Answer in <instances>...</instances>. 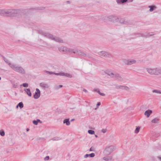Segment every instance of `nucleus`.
Returning a JSON list of instances; mask_svg holds the SVG:
<instances>
[{"label": "nucleus", "instance_id": "obj_1", "mask_svg": "<svg viewBox=\"0 0 161 161\" xmlns=\"http://www.w3.org/2000/svg\"><path fill=\"white\" fill-rule=\"evenodd\" d=\"M37 32L38 33L42 35L44 37L50 39L52 40H54L56 42H58L60 43H64L63 40L61 38L57 37H54L50 34L45 32L41 30L38 31Z\"/></svg>", "mask_w": 161, "mask_h": 161}, {"label": "nucleus", "instance_id": "obj_2", "mask_svg": "<svg viewBox=\"0 0 161 161\" xmlns=\"http://www.w3.org/2000/svg\"><path fill=\"white\" fill-rule=\"evenodd\" d=\"M115 149V147L114 145L107 146L104 149L103 153L105 155H109L114 151Z\"/></svg>", "mask_w": 161, "mask_h": 161}, {"label": "nucleus", "instance_id": "obj_3", "mask_svg": "<svg viewBox=\"0 0 161 161\" xmlns=\"http://www.w3.org/2000/svg\"><path fill=\"white\" fill-rule=\"evenodd\" d=\"M11 68L14 71L22 74H25L24 69L20 66L14 64Z\"/></svg>", "mask_w": 161, "mask_h": 161}, {"label": "nucleus", "instance_id": "obj_4", "mask_svg": "<svg viewBox=\"0 0 161 161\" xmlns=\"http://www.w3.org/2000/svg\"><path fill=\"white\" fill-rule=\"evenodd\" d=\"M72 53L75 54V55L77 56H86V54L83 51L77 49H73Z\"/></svg>", "mask_w": 161, "mask_h": 161}, {"label": "nucleus", "instance_id": "obj_5", "mask_svg": "<svg viewBox=\"0 0 161 161\" xmlns=\"http://www.w3.org/2000/svg\"><path fill=\"white\" fill-rule=\"evenodd\" d=\"M99 55L105 57L110 58L112 57V55L110 53L105 51H102L98 53Z\"/></svg>", "mask_w": 161, "mask_h": 161}, {"label": "nucleus", "instance_id": "obj_6", "mask_svg": "<svg viewBox=\"0 0 161 161\" xmlns=\"http://www.w3.org/2000/svg\"><path fill=\"white\" fill-rule=\"evenodd\" d=\"M104 72L105 73L107 74V75L109 76L110 77L114 78H115L116 74L117 73L116 72H112L108 70L104 71Z\"/></svg>", "mask_w": 161, "mask_h": 161}, {"label": "nucleus", "instance_id": "obj_7", "mask_svg": "<svg viewBox=\"0 0 161 161\" xmlns=\"http://www.w3.org/2000/svg\"><path fill=\"white\" fill-rule=\"evenodd\" d=\"M107 19L109 22L114 23L116 21L117 18L115 16L111 15L107 17Z\"/></svg>", "mask_w": 161, "mask_h": 161}, {"label": "nucleus", "instance_id": "obj_8", "mask_svg": "<svg viewBox=\"0 0 161 161\" xmlns=\"http://www.w3.org/2000/svg\"><path fill=\"white\" fill-rule=\"evenodd\" d=\"M9 16H15L17 14L19 10L15 9H9Z\"/></svg>", "mask_w": 161, "mask_h": 161}, {"label": "nucleus", "instance_id": "obj_9", "mask_svg": "<svg viewBox=\"0 0 161 161\" xmlns=\"http://www.w3.org/2000/svg\"><path fill=\"white\" fill-rule=\"evenodd\" d=\"M124 63L125 64L127 65H130L136 63V61L135 60L132 59H128L124 60Z\"/></svg>", "mask_w": 161, "mask_h": 161}, {"label": "nucleus", "instance_id": "obj_10", "mask_svg": "<svg viewBox=\"0 0 161 161\" xmlns=\"http://www.w3.org/2000/svg\"><path fill=\"white\" fill-rule=\"evenodd\" d=\"M36 91L35 92V94L34 95V97L35 99H38L39 97L40 96V91L38 88L36 89Z\"/></svg>", "mask_w": 161, "mask_h": 161}, {"label": "nucleus", "instance_id": "obj_11", "mask_svg": "<svg viewBox=\"0 0 161 161\" xmlns=\"http://www.w3.org/2000/svg\"><path fill=\"white\" fill-rule=\"evenodd\" d=\"M59 75L66 76L69 78H71L72 77V76L71 75L67 73H65L64 72H63L59 73Z\"/></svg>", "mask_w": 161, "mask_h": 161}, {"label": "nucleus", "instance_id": "obj_12", "mask_svg": "<svg viewBox=\"0 0 161 161\" xmlns=\"http://www.w3.org/2000/svg\"><path fill=\"white\" fill-rule=\"evenodd\" d=\"M146 70L148 73L150 75H153V68L148 67L146 68Z\"/></svg>", "mask_w": 161, "mask_h": 161}, {"label": "nucleus", "instance_id": "obj_13", "mask_svg": "<svg viewBox=\"0 0 161 161\" xmlns=\"http://www.w3.org/2000/svg\"><path fill=\"white\" fill-rule=\"evenodd\" d=\"M152 111L151 110L148 109L144 113V115H146L147 118L149 117L150 115L152 113Z\"/></svg>", "mask_w": 161, "mask_h": 161}, {"label": "nucleus", "instance_id": "obj_14", "mask_svg": "<svg viewBox=\"0 0 161 161\" xmlns=\"http://www.w3.org/2000/svg\"><path fill=\"white\" fill-rule=\"evenodd\" d=\"M155 75H161V67L156 68Z\"/></svg>", "mask_w": 161, "mask_h": 161}, {"label": "nucleus", "instance_id": "obj_15", "mask_svg": "<svg viewBox=\"0 0 161 161\" xmlns=\"http://www.w3.org/2000/svg\"><path fill=\"white\" fill-rule=\"evenodd\" d=\"M115 79H116L120 81H122L123 80V79L121 76L119 74L117 73L115 77Z\"/></svg>", "mask_w": 161, "mask_h": 161}, {"label": "nucleus", "instance_id": "obj_16", "mask_svg": "<svg viewBox=\"0 0 161 161\" xmlns=\"http://www.w3.org/2000/svg\"><path fill=\"white\" fill-rule=\"evenodd\" d=\"M40 85L41 87L44 88H48L49 87V86L47 84L43 82L41 83Z\"/></svg>", "mask_w": 161, "mask_h": 161}, {"label": "nucleus", "instance_id": "obj_17", "mask_svg": "<svg viewBox=\"0 0 161 161\" xmlns=\"http://www.w3.org/2000/svg\"><path fill=\"white\" fill-rule=\"evenodd\" d=\"M95 154L93 153H92L89 154H86L84 156V158H87L89 157H93L95 156Z\"/></svg>", "mask_w": 161, "mask_h": 161}, {"label": "nucleus", "instance_id": "obj_18", "mask_svg": "<svg viewBox=\"0 0 161 161\" xmlns=\"http://www.w3.org/2000/svg\"><path fill=\"white\" fill-rule=\"evenodd\" d=\"M149 8H150L149 11L150 12H152L154 10L157 8V7L154 5H149L148 6Z\"/></svg>", "mask_w": 161, "mask_h": 161}, {"label": "nucleus", "instance_id": "obj_19", "mask_svg": "<svg viewBox=\"0 0 161 161\" xmlns=\"http://www.w3.org/2000/svg\"><path fill=\"white\" fill-rule=\"evenodd\" d=\"M127 1L128 0H116V2L118 4H123Z\"/></svg>", "mask_w": 161, "mask_h": 161}, {"label": "nucleus", "instance_id": "obj_20", "mask_svg": "<svg viewBox=\"0 0 161 161\" xmlns=\"http://www.w3.org/2000/svg\"><path fill=\"white\" fill-rule=\"evenodd\" d=\"M24 91L26 92L27 94L29 97L31 96V92L30 89L29 88L25 89L24 90Z\"/></svg>", "mask_w": 161, "mask_h": 161}, {"label": "nucleus", "instance_id": "obj_21", "mask_svg": "<svg viewBox=\"0 0 161 161\" xmlns=\"http://www.w3.org/2000/svg\"><path fill=\"white\" fill-rule=\"evenodd\" d=\"M93 91L97 92L99 94L103 96H104L105 95L104 93L100 92L98 89H94Z\"/></svg>", "mask_w": 161, "mask_h": 161}, {"label": "nucleus", "instance_id": "obj_22", "mask_svg": "<svg viewBox=\"0 0 161 161\" xmlns=\"http://www.w3.org/2000/svg\"><path fill=\"white\" fill-rule=\"evenodd\" d=\"M112 158V157L111 156H106L104 157L103 159L105 161H108L109 160H110Z\"/></svg>", "mask_w": 161, "mask_h": 161}, {"label": "nucleus", "instance_id": "obj_23", "mask_svg": "<svg viewBox=\"0 0 161 161\" xmlns=\"http://www.w3.org/2000/svg\"><path fill=\"white\" fill-rule=\"evenodd\" d=\"M45 72H46V73H47V74H49V75L53 74V75H59V73H54L53 72L48 71H45Z\"/></svg>", "mask_w": 161, "mask_h": 161}, {"label": "nucleus", "instance_id": "obj_24", "mask_svg": "<svg viewBox=\"0 0 161 161\" xmlns=\"http://www.w3.org/2000/svg\"><path fill=\"white\" fill-rule=\"evenodd\" d=\"M64 124L65 123L67 125H70V122L69 119H65L63 121Z\"/></svg>", "mask_w": 161, "mask_h": 161}, {"label": "nucleus", "instance_id": "obj_25", "mask_svg": "<svg viewBox=\"0 0 161 161\" xmlns=\"http://www.w3.org/2000/svg\"><path fill=\"white\" fill-rule=\"evenodd\" d=\"M159 119L157 118H156L153 119H152L151 121V122L152 123H158Z\"/></svg>", "mask_w": 161, "mask_h": 161}, {"label": "nucleus", "instance_id": "obj_26", "mask_svg": "<svg viewBox=\"0 0 161 161\" xmlns=\"http://www.w3.org/2000/svg\"><path fill=\"white\" fill-rule=\"evenodd\" d=\"M38 122H40V123H42V121H41L40 119H37V120H34L33 121V123L36 125L38 124Z\"/></svg>", "mask_w": 161, "mask_h": 161}, {"label": "nucleus", "instance_id": "obj_27", "mask_svg": "<svg viewBox=\"0 0 161 161\" xmlns=\"http://www.w3.org/2000/svg\"><path fill=\"white\" fill-rule=\"evenodd\" d=\"M9 9H5V13L4 16H9Z\"/></svg>", "mask_w": 161, "mask_h": 161}, {"label": "nucleus", "instance_id": "obj_28", "mask_svg": "<svg viewBox=\"0 0 161 161\" xmlns=\"http://www.w3.org/2000/svg\"><path fill=\"white\" fill-rule=\"evenodd\" d=\"M6 62L9 65V67L11 68L14 64L11 63L9 60H7L6 61Z\"/></svg>", "mask_w": 161, "mask_h": 161}, {"label": "nucleus", "instance_id": "obj_29", "mask_svg": "<svg viewBox=\"0 0 161 161\" xmlns=\"http://www.w3.org/2000/svg\"><path fill=\"white\" fill-rule=\"evenodd\" d=\"M5 9H0V14L4 16Z\"/></svg>", "mask_w": 161, "mask_h": 161}, {"label": "nucleus", "instance_id": "obj_30", "mask_svg": "<svg viewBox=\"0 0 161 161\" xmlns=\"http://www.w3.org/2000/svg\"><path fill=\"white\" fill-rule=\"evenodd\" d=\"M18 106H19L20 109L24 107V105L22 102L19 103L18 104Z\"/></svg>", "mask_w": 161, "mask_h": 161}, {"label": "nucleus", "instance_id": "obj_31", "mask_svg": "<svg viewBox=\"0 0 161 161\" xmlns=\"http://www.w3.org/2000/svg\"><path fill=\"white\" fill-rule=\"evenodd\" d=\"M64 47H59L58 49L60 52L62 51L64 52Z\"/></svg>", "mask_w": 161, "mask_h": 161}, {"label": "nucleus", "instance_id": "obj_32", "mask_svg": "<svg viewBox=\"0 0 161 161\" xmlns=\"http://www.w3.org/2000/svg\"><path fill=\"white\" fill-rule=\"evenodd\" d=\"M115 88L117 89H123L124 86H118L116 85L115 86Z\"/></svg>", "mask_w": 161, "mask_h": 161}, {"label": "nucleus", "instance_id": "obj_33", "mask_svg": "<svg viewBox=\"0 0 161 161\" xmlns=\"http://www.w3.org/2000/svg\"><path fill=\"white\" fill-rule=\"evenodd\" d=\"M88 133L90 134L93 135L95 133V132L94 130H88Z\"/></svg>", "mask_w": 161, "mask_h": 161}, {"label": "nucleus", "instance_id": "obj_34", "mask_svg": "<svg viewBox=\"0 0 161 161\" xmlns=\"http://www.w3.org/2000/svg\"><path fill=\"white\" fill-rule=\"evenodd\" d=\"M140 127H137L135 130V133H137L139 131Z\"/></svg>", "mask_w": 161, "mask_h": 161}, {"label": "nucleus", "instance_id": "obj_35", "mask_svg": "<svg viewBox=\"0 0 161 161\" xmlns=\"http://www.w3.org/2000/svg\"><path fill=\"white\" fill-rule=\"evenodd\" d=\"M153 92H154L157 93L161 94V91L157 90H153Z\"/></svg>", "mask_w": 161, "mask_h": 161}, {"label": "nucleus", "instance_id": "obj_36", "mask_svg": "<svg viewBox=\"0 0 161 161\" xmlns=\"http://www.w3.org/2000/svg\"><path fill=\"white\" fill-rule=\"evenodd\" d=\"M0 134L1 136H3L5 135V133L3 130H1L0 131Z\"/></svg>", "mask_w": 161, "mask_h": 161}, {"label": "nucleus", "instance_id": "obj_37", "mask_svg": "<svg viewBox=\"0 0 161 161\" xmlns=\"http://www.w3.org/2000/svg\"><path fill=\"white\" fill-rule=\"evenodd\" d=\"M73 49L68 48V53H72Z\"/></svg>", "mask_w": 161, "mask_h": 161}, {"label": "nucleus", "instance_id": "obj_38", "mask_svg": "<svg viewBox=\"0 0 161 161\" xmlns=\"http://www.w3.org/2000/svg\"><path fill=\"white\" fill-rule=\"evenodd\" d=\"M60 139V138L58 137H55L53 138L52 140L53 141H58Z\"/></svg>", "mask_w": 161, "mask_h": 161}, {"label": "nucleus", "instance_id": "obj_39", "mask_svg": "<svg viewBox=\"0 0 161 161\" xmlns=\"http://www.w3.org/2000/svg\"><path fill=\"white\" fill-rule=\"evenodd\" d=\"M23 86L24 87H27L28 86V84L27 83H24L22 85H21V86Z\"/></svg>", "mask_w": 161, "mask_h": 161}, {"label": "nucleus", "instance_id": "obj_40", "mask_svg": "<svg viewBox=\"0 0 161 161\" xmlns=\"http://www.w3.org/2000/svg\"><path fill=\"white\" fill-rule=\"evenodd\" d=\"M49 158L50 157L49 156H47L44 158V160L45 161L48 160L49 159Z\"/></svg>", "mask_w": 161, "mask_h": 161}, {"label": "nucleus", "instance_id": "obj_41", "mask_svg": "<svg viewBox=\"0 0 161 161\" xmlns=\"http://www.w3.org/2000/svg\"><path fill=\"white\" fill-rule=\"evenodd\" d=\"M68 48L64 47V52L68 53Z\"/></svg>", "mask_w": 161, "mask_h": 161}, {"label": "nucleus", "instance_id": "obj_42", "mask_svg": "<svg viewBox=\"0 0 161 161\" xmlns=\"http://www.w3.org/2000/svg\"><path fill=\"white\" fill-rule=\"evenodd\" d=\"M89 151H94L95 149L93 147H92L90 148Z\"/></svg>", "mask_w": 161, "mask_h": 161}, {"label": "nucleus", "instance_id": "obj_43", "mask_svg": "<svg viewBox=\"0 0 161 161\" xmlns=\"http://www.w3.org/2000/svg\"><path fill=\"white\" fill-rule=\"evenodd\" d=\"M153 75H155L156 68H153Z\"/></svg>", "mask_w": 161, "mask_h": 161}, {"label": "nucleus", "instance_id": "obj_44", "mask_svg": "<svg viewBox=\"0 0 161 161\" xmlns=\"http://www.w3.org/2000/svg\"><path fill=\"white\" fill-rule=\"evenodd\" d=\"M12 85H13V87L14 88H16L17 87V83H16V84H13Z\"/></svg>", "mask_w": 161, "mask_h": 161}, {"label": "nucleus", "instance_id": "obj_45", "mask_svg": "<svg viewBox=\"0 0 161 161\" xmlns=\"http://www.w3.org/2000/svg\"><path fill=\"white\" fill-rule=\"evenodd\" d=\"M123 89H124L126 90H128L129 89V87H127L126 86H124Z\"/></svg>", "mask_w": 161, "mask_h": 161}, {"label": "nucleus", "instance_id": "obj_46", "mask_svg": "<svg viewBox=\"0 0 161 161\" xmlns=\"http://www.w3.org/2000/svg\"><path fill=\"white\" fill-rule=\"evenodd\" d=\"M102 132L103 133H105L106 132V130L103 129L102 130Z\"/></svg>", "mask_w": 161, "mask_h": 161}, {"label": "nucleus", "instance_id": "obj_47", "mask_svg": "<svg viewBox=\"0 0 161 161\" xmlns=\"http://www.w3.org/2000/svg\"><path fill=\"white\" fill-rule=\"evenodd\" d=\"M152 34H150V33H148L147 36V37H149V36H152Z\"/></svg>", "mask_w": 161, "mask_h": 161}, {"label": "nucleus", "instance_id": "obj_48", "mask_svg": "<svg viewBox=\"0 0 161 161\" xmlns=\"http://www.w3.org/2000/svg\"><path fill=\"white\" fill-rule=\"evenodd\" d=\"M63 86L62 85H59V86H58V87H57L56 88L57 89H58V88H61Z\"/></svg>", "mask_w": 161, "mask_h": 161}, {"label": "nucleus", "instance_id": "obj_49", "mask_svg": "<svg viewBox=\"0 0 161 161\" xmlns=\"http://www.w3.org/2000/svg\"><path fill=\"white\" fill-rule=\"evenodd\" d=\"M120 22L121 23H123V24L125 23V21H123V20H122L121 21V20H120Z\"/></svg>", "mask_w": 161, "mask_h": 161}, {"label": "nucleus", "instance_id": "obj_50", "mask_svg": "<svg viewBox=\"0 0 161 161\" xmlns=\"http://www.w3.org/2000/svg\"><path fill=\"white\" fill-rule=\"evenodd\" d=\"M3 59L4 61L6 62V61L8 59H7L6 58L4 57H3Z\"/></svg>", "mask_w": 161, "mask_h": 161}, {"label": "nucleus", "instance_id": "obj_51", "mask_svg": "<svg viewBox=\"0 0 161 161\" xmlns=\"http://www.w3.org/2000/svg\"><path fill=\"white\" fill-rule=\"evenodd\" d=\"M83 91L85 92H87V91L85 89H83Z\"/></svg>", "mask_w": 161, "mask_h": 161}, {"label": "nucleus", "instance_id": "obj_52", "mask_svg": "<svg viewBox=\"0 0 161 161\" xmlns=\"http://www.w3.org/2000/svg\"><path fill=\"white\" fill-rule=\"evenodd\" d=\"M101 105V103L100 102H98L97 104V106H99Z\"/></svg>", "mask_w": 161, "mask_h": 161}, {"label": "nucleus", "instance_id": "obj_53", "mask_svg": "<svg viewBox=\"0 0 161 161\" xmlns=\"http://www.w3.org/2000/svg\"><path fill=\"white\" fill-rule=\"evenodd\" d=\"M158 158L160 161H161V157H158Z\"/></svg>", "mask_w": 161, "mask_h": 161}, {"label": "nucleus", "instance_id": "obj_54", "mask_svg": "<svg viewBox=\"0 0 161 161\" xmlns=\"http://www.w3.org/2000/svg\"><path fill=\"white\" fill-rule=\"evenodd\" d=\"M129 2H132L133 1V0H128Z\"/></svg>", "mask_w": 161, "mask_h": 161}, {"label": "nucleus", "instance_id": "obj_55", "mask_svg": "<svg viewBox=\"0 0 161 161\" xmlns=\"http://www.w3.org/2000/svg\"><path fill=\"white\" fill-rule=\"evenodd\" d=\"M19 107V106H18V105L16 106V108H18Z\"/></svg>", "mask_w": 161, "mask_h": 161}, {"label": "nucleus", "instance_id": "obj_56", "mask_svg": "<svg viewBox=\"0 0 161 161\" xmlns=\"http://www.w3.org/2000/svg\"><path fill=\"white\" fill-rule=\"evenodd\" d=\"M29 129L28 128H27V130H26V131H29Z\"/></svg>", "mask_w": 161, "mask_h": 161}, {"label": "nucleus", "instance_id": "obj_57", "mask_svg": "<svg viewBox=\"0 0 161 161\" xmlns=\"http://www.w3.org/2000/svg\"><path fill=\"white\" fill-rule=\"evenodd\" d=\"M95 137H97V135H95Z\"/></svg>", "mask_w": 161, "mask_h": 161}, {"label": "nucleus", "instance_id": "obj_58", "mask_svg": "<svg viewBox=\"0 0 161 161\" xmlns=\"http://www.w3.org/2000/svg\"><path fill=\"white\" fill-rule=\"evenodd\" d=\"M141 36H143V35L142 34L141 35Z\"/></svg>", "mask_w": 161, "mask_h": 161}, {"label": "nucleus", "instance_id": "obj_59", "mask_svg": "<svg viewBox=\"0 0 161 161\" xmlns=\"http://www.w3.org/2000/svg\"><path fill=\"white\" fill-rule=\"evenodd\" d=\"M1 77L0 76V80H1Z\"/></svg>", "mask_w": 161, "mask_h": 161}, {"label": "nucleus", "instance_id": "obj_60", "mask_svg": "<svg viewBox=\"0 0 161 161\" xmlns=\"http://www.w3.org/2000/svg\"><path fill=\"white\" fill-rule=\"evenodd\" d=\"M74 120V119H73L72 120V121H73Z\"/></svg>", "mask_w": 161, "mask_h": 161}]
</instances>
